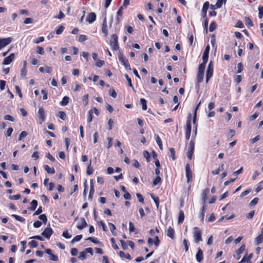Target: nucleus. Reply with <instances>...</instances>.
I'll return each instance as SVG.
<instances>
[{
	"instance_id": "nucleus-1",
	"label": "nucleus",
	"mask_w": 263,
	"mask_h": 263,
	"mask_svg": "<svg viewBox=\"0 0 263 263\" xmlns=\"http://www.w3.org/2000/svg\"><path fill=\"white\" fill-rule=\"evenodd\" d=\"M191 114L189 115V118L186 122L185 127V138L189 140L191 133Z\"/></svg>"
},
{
	"instance_id": "nucleus-2",
	"label": "nucleus",
	"mask_w": 263,
	"mask_h": 263,
	"mask_svg": "<svg viewBox=\"0 0 263 263\" xmlns=\"http://www.w3.org/2000/svg\"><path fill=\"white\" fill-rule=\"evenodd\" d=\"M194 238L195 243H198L199 241L202 240L201 231L198 227H195L194 228Z\"/></svg>"
},
{
	"instance_id": "nucleus-3",
	"label": "nucleus",
	"mask_w": 263,
	"mask_h": 263,
	"mask_svg": "<svg viewBox=\"0 0 263 263\" xmlns=\"http://www.w3.org/2000/svg\"><path fill=\"white\" fill-rule=\"evenodd\" d=\"M204 67L203 65L199 66L198 73L197 75V81L198 83H200L203 81L204 72Z\"/></svg>"
},
{
	"instance_id": "nucleus-4",
	"label": "nucleus",
	"mask_w": 263,
	"mask_h": 263,
	"mask_svg": "<svg viewBox=\"0 0 263 263\" xmlns=\"http://www.w3.org/2000/svg\"><path fill=\"white\" fill-rule=\"evenodd\" d=\"M185 175L187 182H190L192 180L193 177V174L191 169L190 165L189 163H187L185 165Z\"/></svg>"
},
{
	"instance_id": "nucleus-5",
	"label": "nucleus",
	"mask_w": 263,
	"mask_h": 263,
	"mask_svg": "<svg viewBox=\"0 0 263 263\" xmlns=\"http://www.w3.org/2000/svg\"><path fill=\"white\" fill-rule=\"evenodd\" d=\"M213 64L211 61L208 66V69L206 71V82L208 83L210 79L212 77L213 73Z\"/></svg>"
},
{
	"instance_id": "nucleus-6",
	"label": "nucleus",
	"mask_w": 263,
	"mask_h": 263,
	"mask_svg": "<svg viewBox=\"0 0 263 263\" xmlns=\"http://www.w3.org/2000/svg\"><path fill=\"white\" fill-rule=\"evenodd\" d=\"M195 143L193 140L190 141L188 147V151L187 152V157L191 160L194 153Z\"/></svg>"
},
{
	"instance_id": "nucleus-7",
	"label": "nucleus",
	"mask_w": 263,
	"mask_h": 263,
	"mask_svg": "<svg viewBox=\"0 0 263 263\" xmlns=\"http://www.w3.org/2000/svg\"><path fill=\"white\" fill-rule=\"evenodd\" d=\"M75 220L78 221L77 225V228L79 230H82L83 229L87 226V222H86V220L84 219V218H80V219H78V218L77 217Z\"/></svg>"
},
{
	"instance_id": "nucleus-8",
	"label": "nucleus",
	"mask_w": 263,
	"mask_h": 263,
	"mask_svg": "<svg viewBox=\"0 0 263 263\" xmlns=\"http://www.w3.org/2000/svg\"><path fill=\"white\" fill-rule=\"evenodd\" d=\"M119 60L126 69H131L128 61L125 57L120 54L119 56Z\"/></svg>"
},
{
	"instance_id": "nucleus-9",
	"label": "nucleus",
	"mask_w": 263,
	"mask_h": 263,
	"mask_svg": "<svg viewBox=\"0 0 263 263\" xmlns=\"http://www.w3.org/2000/svg\"><path fill=\"white\" fill-rule=\"evenodd\" d=\"M12 41V37L0 39V50L9 45Z\"/></svg>"
},
{
	"instance_id": "nucleus-10",
	"label": "nucleus",
	"mask_w": 263,
	"mask_h": 263,
	"mask_svg": "<svg viewBox=\"0 0 263 263\" xmlns=\"http://www.w3.org/2000/svg\"><path fill=\"white\" fill-rule=\"evenodd\" d=\"M38 120L40 124H42L45 120V111L43 108L40 107L38 110Z\"/></svg>"
},
{
	"instance_id": "nucleus-11",
	"label": "nucleus",
	"mask_w": 263,
	"mask_h": 263,
	"mask_svg": "<svg viewBox=\"0 0 263 263\" xmlns=\"http://www.w3.org/2000/svg\"><path fill=\"white\" fill-rule=\"evenodd\" d=\"M52 229L50 227H47L42 232V235L45 236L46 238L49 239L52 235Z\"/></svg>"
},
{
	"instance_id": "nucleus-12",
	"label": "nucleus",
	"mask_w": 263,
	"mask_h": 263,
	"mask_svg": "<svg viewBox=\"0 0 263 263\" xmlns=\"http://www.w3.org/2000/svg\"><path fill=\"white\" fill-rule=\"evenodd\" d=\"M14 54L11 53L8 57L5 58L3 61V65H9L14 59Z\"/></svg>"
},
{
	"instance_id": "nucleus-13",
	"label": "nucleus",
	"mask_w": 263,
	"mask_h": 263,
	"mask_svg": "<svg viewBox=\"0 0 263 263\" xmlns=\"http://www.w3.org/2000/svg\"><path fill=\"white\" fill-rule=\"evenodd\" d=\"M96 20V15L95 13L91 12L88 14L86 18V21L89 23L91 24Z\"/></svg>"
},
{
	"instance_id": "nucleus-14",
	"label": "nucleus",
	"mask_w": 263,
	"mask_h": 263,
	"mask_svg": "<svg viewBox=\"0 0 263 263\" xmlns=\"http://www.w3.org/2000/svg\"><path fill=\"white\" fill-rule=\"evenodd\" d=\"M246 246L245 245H242L236 251L237 255L236 258L239 259L241 257L240 254L245 250Z\"/></svg>"
},
{
	"instance_id": "nucleus-15",
	"label": "nucleus",
	"mask_w": 263,
	"mask_h": 263,
	"mask_svg": "<svg viewBox=\"0 0 263 263\" xmlns=\"http://www.w3.org/2000/svg\"><path fill=\"white\" fill-rule=\"evenodd\" d=\"M196 258L198 262H200L203 260V252L200 248H198V252L196 255Z\"/></svg>"
},
{
	"instance_id": "nucleus-16",
	"label": "nucleus",
	"mask_w": 263,
	"mask_h": 263,
	"mask_svg": "<svg viewBox=\"0 0 263 263\" xmlns=\"http://www.w3.org/2000/svg\"><path fill=\"white\" fill-rule=\"evenodd\" d=\"M166 235L170 237L171 239H174V237H175V231L174 230V229L170 227L167 230V232H166Z\"/></svg>"
},
{
	"instance_id": "nucleus-17",
	"label": "nucleus",
	"mask_w": 263,
	"mask_h": 263,
	"mask_svg": "<svg viewBox=\"0 0 263 263\" xmlns=\"http://www.w3.org/2000/svg\"><path fill=\"white\" fill-rule=\"evenodd\" d=\"M102 31L104 34L105 36L108 34V28L106 24V18L104 19L102 27Z\"/></svg>"
},
{
	"instance_id": "nucleus-18",
	"label": "nucleus",
	"mask_w": 263,
	"mask_h": 263,
	"mask_svg": "<svg viewBox=\"0 0 263 263\" xmlns=\"http://www.w3.org/2000/svg\"><path fill=\"white\" fill-rule=\"evenodd\" d=\"M209 7V2H205L203 5L202 9V13L204 14V17L206 16V12Z\"/></svg>"
},
{
	"instance_id": "nucleus-19",
	"label": "nucleus",
	"mask_w": 263,
	"mask_h": 263,
	"mask_svg": "<svg viewBox=\"0 0 263 263\" xmlns=\"http://www.w3.org/2000/svg\"><path fill=\"white\" fill-rule=\"evenodd\" d=\"M209 192L208 188L205 189L203 193H202V200L203 201V204H205L206 200L207 199V194Z\"/></svg>"
},
{
	"instance_id": "nucleus-20",
	"label": "nucleus",
	"mask_w": 263,
	"mask_h": 263,
	"mask_svg": "<svg viewBox=\"0 0 263 263\" xmlns=\"http://www.w3.org/2000/svg\"><path fill=\"white\" fill-rule=\"evenodd\" d=\"M205 210H206V204L204 203L202 206L201 211V213L199 215V218L201 219V220L202 222H203L204 220V213L205 212Z\"/></svg>"
},
{
	"instance_id": "nucleus-21",
	"label": "nucleus",
	"mask_w": 263,
	"mask_h": 263,
	"mask_svg": "<svg viewBox=\"0 0 263 263\" xmlns=\"http://www.w3.org/2000/svg\"><path fill=\"white\" fill-rule=\"evenodd\" d=\"M70 99L67 96H65L62 99V101L60 102V104L61 106H66L69 102Z\"/></svg>"
},
{
	"instance_id": "nucleus-22",
	"label": "nucleus",
	"mask_w": 263,
	"mask_h": 263,
	"mask_svg": "<svg viewBox=\"0 0 263 263\" xmlns=\"http://www.w3.org/2000/svg\"><path fill=\"white\" fill-rule=\"evenodd\" d=\"M119 254V256L122 258H125L129 260L132 259V257H131L130 254L128 253L125 254L123 251H120Z\"/></svg>"
},
{
	"instance_id": "nucleus-23",
	"label": "nucleus",
	"mask_w": 263,
	"mask_h": 263,
	"mask_svg": "<svg viewBox=\"0 0 263 263\" xmlns=\"http://www.w3.org/2000/svg\"><path fill=\"white\" fill-rule=\"evenodd\" d=\"M245 23L249 28L253 26V23L249 17H245Z\"/></svg>"
},
{
	"instance_id": "nucleus-24",
	"label": "nucleus",
	"mask_w": 263,
	"mask_h": 263,
	"mask_svg": "<svg viewBox=\"0 0 263 263\" xmlns=\"http://www.w3.org/2000/svg\"><path fill=\"white\" fill-rule=\"evenodd\" d=\"M184 219V213L182 210H180L179 213L178 223H182Z\"/></svg>"
},
{
	"instance_id": "nucleus-25",
	"label": "nucleus",
	"mask_w": 263,
	"mask_h": 263,
	"mask_svg": "<svg viewBox=\"0 0 263 263\" xmlns=\"http://www.w3.org/2000/svg\"><path fill=\"white\" fill-rule=\"evenodd\" d=\"M114 124V120L112 119H111V118H109L107 121V123L106 125V128L109 130H111Z\"/></svg>"
},
{
	"instance_id": "nucleus-26",
	"label": "nucleus",
	"mask_w": 263,
	"mask_h": 263,
	"mask_svg": "<svg viewBox=\"0 0 263 263\" xmlns=\"http://www.w3.org/2000/svg\"><path fill=\"white\" fill-rule=\"evenodd\" d=\"M44 169L47 171L48 174H53L55 173V170L53 167H50L48 165H45L44 166Z\"/></svg>"
},
{
	"instance_id": "nucleus-27",
	"label": "nucleus",
	"mask_w": 263,
	"mask_h": 263,
	"mask_svg": "<svg viewBox=\"0 0 263 263\" xmlns=\"http://www.w3.org/2000/svg\"><path fill=\"white\" fill-rule=\"evenodd\" d=\"M155 139L158 145L159 148L160 149H163V146H162V142L160 138V137L158 135H155Z\"/></svg>"
},
{
	"instance_id": "nucleus-28",
	"label": "nucleus",
	"mask_w": 263,
	"mask_h": 263,
	"mask_svg": "<svg viewBox=\"0 0 263 263\" xmlns=\"http://www.w3.org/2000/svg\"><path fill=\"white\" fill-rule=\"evenodd\" d=\"M223 169H224V164H222L219 166V167L217 169L213 171L212 172V174H213L214 175L219 174L220 172L221 171L223 170Z\"/></svg>"
},
{
	"instance_id": "nucleus-29",
	"label": "nucleus",
	"mask_w": 263,
	"mask_h": 263,
	"mask_svg": "<svg viewBox=\"0 0 263 263\" xmlns=\"http://www.w3.org/2000/svg\"><path fill=\"white\" fill-rule=\"evenodd\" d=\"M109 44L111 49L113 50H115V34H112L111 40L109 42Z\"/></svg>"
},
{
	"instance_id": "nucleus-30",
	"label": "nucleus",
	"mask_w": 263,
	"mask_h": 263,
	"mask_svg": "<svg viewBox=\"0 0 263 263\" xmlns=\"http://www.w3.org/2000/svg\"><path fill=\"white\" fill-rule=\"evenodd\" d=\"M151 198L153 199L155 202L157 209H158L159 205V198L158 197H156L153 194H151Z\"/></svg>"
},
{
	"instance_id": "nucleus-31",
	"label": "nucleus",
	"mask_w": 263,
	"mask_h": 263,
	"mask_svg": "<svg viewBox=\"0 0 263 263\" xmlns=\"http://www.w3.org/2000/svg\"><path fill=\"white\" fill-rule=\"evenodd\" d=\"M209 58V55L203 54L202 55V63L200 64L199 66L203 65V67H205L206 64L208 62Z\"/></svg>"
},
{
	"instance_id": "nucleus-32",
	"label": "nucleus",
	"mask_w": 263,
	"mask_h": 263,
	"mask_svg": "<svg viewBox=\"0 0 263 263\" xmlns=\"http://www.w3.org/2000/svg\"><path fill=\"white\" fill-rule=\"evenodd\" d=\"M37 206V201L36 200H33L31 202V207L29 209L31 211H34Z\"/></svg>"
},
{
	"instance_id": "nucleus-33",
	"label": "nucleus",
	"mask_w": 263,
	"mask_h": 263,
	"mask_svg": "<svg viewBox=\"0 0 263 263\" xmlns=\"http://www.w3.org/2000/svg\"><path fill=\"white\" fill-rule=\"evenodd\" d=\"M256 245H258L263 242V235L260 234L255 238Z\"/></svg>"
},
{
	"instance_id": "nucleus-34",
	"label": "nucleus",
	"mask_w": 263,
	"mask_h": 263,
	"mask_svg": "<svg viewBox=\"0 0 263 263\" xmlns=\"http://www.w3.org/2000/svg\"><path fill=\"white\" fill-rule=\"evenodd\" d=\"M217 28V24L215 21H213L210 25L209 31L210 32L214 31Z\"/></svg>"
},
{
	"instance_id": "nucleus-35",
	"label": "nucleus",
	"mask_w": 263,
	"mask_h": 263,
	"mask_svg": "<svg viewBox=\"0 0 263 263\" xmlns=\"http://www.w3.org/2000/svg\"><path fill=\"white\" fill-rule=\"evenodd\" d=\"M11 216L21 222L24 223L25 222V219L21 216L15 214H13L11 215Z\"/></svg>"
},
{
	"instance_id": "nucleus-36",
	"label": "nucleus",
	"mask_w": 263,
	"mask_h": 263,
	"mask_svg": "<svg viewBox=\"0 0 263 263\" xmlns=\"http://www.w3.org/2000/svg\"><path fill=\"white\" fill-rule=\"evenodd\" d=\"M169 152L170 153V154H171V157H172L173 160H175L176 158V156H175V149L173 147H171L169 148Z\"/></svg>"
},
{
	"instance_id": "nucleus-37",
	"label": "nucleus",
	"mask_w": 263,
	"mask_h": 263,
	"mask_svg": "<svg viewBox=\"0 0 263 263\" xmlns=\"http://www.w3.org/2000/svg\"><path fill=\"white\" fill-rule=\"evenodd\" d=\"M143 157L146 159V161L147 162H149L150 161L151 155L147 151H144L143 152Z\"/></svg>"
},
{
	"instance_id": "nucleus-38",
	"label": "nucleus",
	"mask_w": 263,
	"mask_h": 263,
	"mask_svg": "<svg viewBox=\"0 0 263 263\" xmlns=\"http://www.w3.org/2000/svg\"><path fill=\"white\" fill-rule=\"evenodd\" d=\"M140 103L142 105V109L144 110H146L147 109V105H146V101L145 99L143 98H141L140 100Z\"/></svg>"
},
{
	"instance_id": "nucleus-39",
	"label": "nucleus",
	"mask_w": 263,
	"mask_h": 263,
	"mask_svg": "<svg viewBox=\"0 0 263 263\" xmlns=\"http://www.w3.org/2000/svg\"><path fill=\"white\" fill-rule=\"evenodd\" d=\"M94 192H95L94 187L92 183V180H91V182H90V192H89V197H88L89 198H92V196L94 194Z\"/></svg>"
},
{
	"instance_id": "nucleus-40",
	"label": "nucleus",
	"mask_w": 263,
	"mask_h": 263,
	"mask_svg": "<svg viewBox=\"0 0 263 263\" xmlns=\"http://www.w3.org/2000/svg\"><path fill=\"white\" fill-rule=\"evenodd\" d=\"M58 116L63 120H65L66 119V114L64 111H59Z\"/></svg>"
},
{
	"instance_id": "nucleus-41",
	"label": "nucleus",
	"mask_w": 263,
	"mask_h": 263,
	"mask_svg": "<svg viewBox=\"0 0 263 263\" xmlns=\"http://www.w3.org/2000/svg\"><path fill=\"white\" fill-rule=\"evenodd\" d=\"M91 161L90 160L89 164L87 166V174L88 175H90L93 173V170L92 167L91 166Z\"/></svg>"
},
{
	"instance_id": "nucleus-42",
	"label": "nucleus",
	"mask_w": 263,
	"mask_h": 263,
	"mask_svg": "<svg viewBox=\"0 0 263 263\" xmlns=\"http://www.w3.org/2000/svg\"><path fill=\"white\" fill-rule=\"evenodd\" d=\"M88 39L87 36L85 35H80L78 38V41L83 43Z\"/></svg>"
},
{
	"instance_id": "nucleus-43",
	"label": "nucleus",
	"mask_w": 263,
	"mask_h": 263,
	"mask_svg": "<svg viewBox=\"0 0 263 263\" xmlns=\"http://www.w3.org/2000/svg\"><path fill=\"white\" fill-rule=\"evenodd\" d=\"M82 238V235H78L74 237L71 240V243H74L76 242L79 241Z\"/></svg>"
},
{
	"instance_id": "nucleus-44",
	"label": "nucleus",
	"mask_w": 263,
	"mask_h": 263,
	"mask_svg": "<svg viewBox=\"0 0 263 263\" xmlns=\"http://www.w3.org/2000/svg\"><path fill=\"white\" fill-rule=\"evenodd\" d=\"M259 199L257 197L254 198L249 203L250 206H255L258 202Z\"/></svg>"
},
{
	"instance_id": "nucleus-45",
	"label": "nucleus",
	"mask_w": 263,
	"mask_h": 263,
	"mask_svg": "<svg viewBox=\"0 0 263 263\" xmlns=\"http://www.w3.org/2000/svg\"><path fill=\"white\" fill-rule=\"evenodd\" d=\"M258 17L261 19L263 17V6H259L258 7Z\"/></svg>"
},
{
	"instance_id": "nucleus-46",
	"label": "nucleus",
	"mask_w": 263,
	"mask_h": 263,
	"mask_svg": "<svg viewBox=\"0 0 263 263\" xmlns=\"http://www.w3.org/2000/svg\"><path fill=\"white\" fill-rule=\"evenodd\" d=\"M263 189V180L260 181L258 184V186L256 187L255 191L258 193L260 192Z\"/></svg>"
},
{
	"instance_id": "nucleus-47",
	"label": "nucleus",
	"mask_w": 263,
	"mask_h": 263,
	"mask_svg": "<svg viewBox=\"0 0 263 263\" xmlns=\"http://www.w3.org/2000/svg\"><path fill=\"white\" fill-rule=\"evenodd\" d=\"M27 135H28V133L26 131L22 132L19 136L18 141L22 140L23 138L26 137L27 136Z\"/></svg>"
},
{
	"instance_id": "nucleus-48",
	"label": "nucleus",
	"mask_w": 263,
	"mask_h": 263,
	"mask_svg": "<svg viewBox=\"0 0 263 263\" xmlns=\"http://www.w3.org/2000/svg\"><path fill=\"white\" fill-rule=\"evenodd\" d=\"M36 53H37L43 55L44 54V48L42 47L37 46L36 47Z\"/></svg>"
},
{
	"instance_id": "nucleus-49",
	"label": "nucleus",
	"mask_w": 263,
	"mask_h": 263,
	"mask_svg": "<svg viewBox=\"0 0 263 263\" xmlns=\"http://www.w3.org/2000/svg\"><path fill=\"white\" fill-rule=\"evenodd\" d=\"M208 21H209L208 18L206 16V17H205V20H204V21L203 23V27H204V29L205 30L206 33H208Z\"/></svg>"
},
{
	"instance_id": "nucleus-50",
	"label": "nucleus",
	"mask_w": 263,
	"mask_h": 263,
	"mask_svg": "<svg viewBox=\"0 0 263 263\" xmlns=\"http://www.w3.org/2000/svg\"><path fill=\"white\" fill-rule=\"evenodd\" d=\"M86 252L83 251H82L81 252H80V253L79 254V258L80 259L83 260L86 258Z\"/></svg>"
},
{
	"instance_id": "nucleus-51",
	"label": "nucleus",
	"mask_w": 263,
	"mask_h": 263,
	"mask_svg": "<svg viewBox=\"0 0 263 263\" xmlns=\"http://www.w3.org/2000/svg\"><path fill=\"white\" fill-rule=\"evenodd\" d=\"M183 244L184 246L185 251L187 252L189 250V246L188 240L186 239H184L183 240Z\"/></svg>"
},
{
	"instance_id": "nucleus-52",
	"label": "nucleus",
	"mask_w": 263,
	"mask_h": 263,
	"mask_svg": "<svg viewBox=\"0 0 263 263\" xmlns=\"http://www.w3.org/2000/svg\"><path fill=\"white\" fill-rule=\"evenodd\" d=\"M161 179L160 176H157L153 181V185L156 186L161 182Z\"/></svg>"
},
{
	"instance_id": "nucleus-53",
	"label": "nucleus",
	"mask_w": 263,
	"mask_h": 263,
	"mask_svg": "<svg viewBox=\"0 0 263 263\" xmlns=\"http://www.w3.org/2000/svg\"><path fill=\"white\" fill-rule=\"evenodd\" d=\"M29 246L32 248H35L37 246V242L35 240H31L29 242Z\"/></svg>"
},
{
	"instance_id": "nucleus-54",
	"label": "nucleus",
	"mask_w": 263,
	"mask_h": 263,
	"mask_svg": "<svg viewBox=\"0 0 263 263\" xmlns=\"http://www.w3.org/2000/svg\"><path fill=\"white\" fill-rule=\"evenodd\" d=\"M243 69V66L242 63H239L237 64V73H240Z\"/></svg>"
},
{
	"instance_id": "nucleus-55",
	"label": "nucleus",
	"mask_w": 263,
	"mask_h": 263,
	"mask_svg": "<svg viewBox=\"0 0 263 263\" xmlns=\"http://www.w3.org/2000/svg\"><path fill=\"white\" fill-rule=\"evenodd\" d=\"M39 219L43 221L44 223H46L47 221V218L45 214H42L39 216Z\"/></svg>"
},
{
	"instance_id": "nucleus-56",
	"label": "nucleus",
	"mask_w": 263,
	"mask_h": 263,
	"mask_svg": "<svg viewBox=\"0 0 263 263\" xmlns=\"http://www.w3.org/2000/svg\"><path fill=\"white\" fill-rule=\"evenodd\" d=\"M108 226L109 227L110 230L112 234L113 235H115L114 230H115V226L113 223L109 222H108Z\"/></svg>"
},
{
	"instance_id": "nucleus-57",
	"label": "nucleus",
	"mask_w": 263,
	"mask_h": 263,
	"mask_svg": "<svg viewBox=\"0 0 263 263\" xmlns=\"http://www.w3.org/2000/svg\"><path fill=\"white\" fill-rule=\"evenodd\" d=\"M108 226L109 227L110 230L112 234L113 235H115L114 230H115V226L113 223L109 222H108Z\"/></svg>"
},
{
	"instance_id": "nucleus-58",
	"label": "nucleus",
	"mask_w": 263,
	"mask_h": 263,
	"mask_svg": "<svg viewBox=\"0 0 263 263\" xmlns=\"http://www.w3.org/2000/svg\"><path fill=\"white\" fill-rule=\"evenodd\" d=\"M27 75V69L26 68H22L21 70V77L22 78L26 77Z\"/></svg>"
},
{
	"instance_id": "nucleus-59",
	"label": "nucleus",
	"mask_w": 263,
	"mask_h": 263,
	"mask_svg": "<svg viewBox=\"0 0 263 263\" xmlns=\"http://www.w3.org/2000/svg\"><path fill=\"white\" fill-rule=\"evenodd\" d=\"M6 83L5 81L0 80V89L1 90H4L5 89Z\"/></svg>"
},
{
	"instance_id": "nucleus-60",
	"label": "nucleus",
	"mask_w": 263,
	"mask_h": 263,
	"mask_svg": "<svg viewBox=\"0 0 263 263\" xmlns=\"http://www.w3.org/2000/svg\"><path fill=\"white\" fill-rule=\"evenodd\" d=\"M62 236L67 239H69L71 237V235L68 234V230L64 231L63 232Z\"/></svg>"
},
{
	"instance_id": "nucleus-61",
	"label": "nucleus",
	"mask_w": 263,
	"mask_h": 263,
	"mask_svg": "<svg viewBox=\"0 0 263 263\" xmlns=\"http://www.w3.org/2000/svg\"><path fill=\"white\" fill-rule=\"evenodd\" d=\"M44 41V37L43 36H41V37H39L38 38H37L36 39L34 40L33 41V43H35V44H39L41 42H42Z\"/></svg>"
},
{
	"instance_id": "nucleus-62",
	"label": "nucleus",
	"mask_w": 263,
	"mask_h": 263,
	"mask_svg": "<svg viewBox=\"0 0 263 263\" xmlns=\"http://www.w3.org/2000/svg\"><path fill=\"white\" fill-rule=\"evenodd\" d=\"M9 198L11 200H18L21 198V195L20 194L10 195Z\"/></svg>"
},
{
	"instance_id": "nucleus-63",
	"label": "nucleus",
	"mask_w": 263,
	"mask_h": 263,
	"mask_svg": "<svg viewBox=\"0 0 263 263\" xmlns=\"http://www.w3.org/2000/svg\"><path fill=\"white\" fill-rule=\"evenodd\" d=\"M234 81L237 83H239L242 81V78L240 75H237L234 77Z\"/></svg>"
},
{
	"instance_id": "nucleus-64",
	"label": "nucleus",
	"mask_w": 263,
	"mask_h": 263,
	"mask_svg": "<svg viewBox=\"0 0 263 263\" xmlns=\"http://www.w3.org/2000/svg\"><path fill=\"white\" fill-rule=\"evenodd\" d=\"M64 27L63 26H59V28L56 30V33L57 34H61L63 32V31H64Z\"/></svg>"
}]
</instances>
